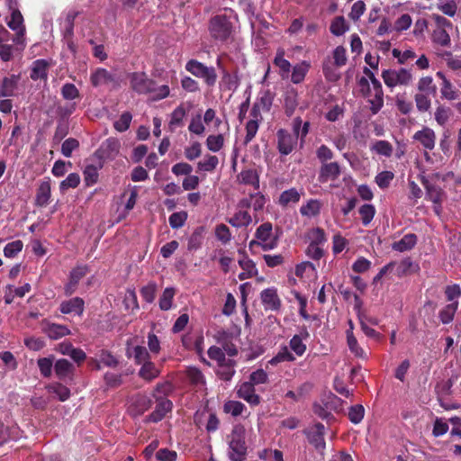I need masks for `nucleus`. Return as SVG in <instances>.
I'll list each match as a JSON object with an SVG mask.
<instances>
[{
    "label": "nucleus",
    "instance_id": "obj_19",
    "mask_svg": "<svg viewBox=\"0 0 461 461\" xmlns=\"http://www.w3.org/2000/svg\"><path fill=\"white\" fill-rule=\"evenodd\" d=\"M151 401L143 395H139L132 399L131 405L129 406V411L132 416H140L144 411L149 409Z\"/></svg>",
    "mask_w": 461,
    "mask_h": 461
},
{
    "label": "nucleus",
    "instance_id": "obj_22",
    "mask_svg": "<svg viewBox=\"0 0 461 461\" xmlns=\"http://www.w3.org/2000/svg\"><path fill=\"white\" fill-rule=\"evenodd\" d=\"M309 337L307 330L301 332V334L294 335L289 341V348L297 356L302 357L306 351V345L303 339Z\"/></svg>",
    "mask_w": 461,
    "mask_h": 461
},
{
    "label": "nucleus",
    "instance_id": "obj_28",
    "mask_svg": "<svg viewBox=\"0 0 461 461\" xmlns=\"http://www.w3.org/2000/svg\"><path fill=\"white\" fill-rule=\"evenodd\" d=\"M50 179L42 181L38 188L36 194V204L39 206H46L50 198Z\"/></svg>",
    "mask_w": 461,
    "mask_h": 461
},
{
    "label": "nucleus",
    "instance_id": "obj_11",
    "mask_svg": "<svg viewBox=\"0 0 461 461\" xmlns=\"http://www.w3.org/2000/svg\"><path fill=\"white\" fill-rule=\"evenodd\" d=\"M413 140L418 141L425 149L431 150L435 147L436 133L432 129L424 127L414 133Z\"/></svg>",
    "mask_w": 461,
    "mask_h": 461
},
{
    "label": "nucleus",
    "instance_id": "obj_17",
    "mask_svg": "<svg viewBox=\"0 0 461 461\" xmlns=\"http://www.w3.org/2000/svg\"><path fill=\"white\" fill-rule=\"evenodd\" d=\"M91 84L95 87L109 85L115 82L114 76L105 68H98L91 73Z\"/></svg>",
    "mask_w": 461,
    "mask_h": 461
},
{
    "label": "nucleus",
    "instance_id": "obj_18",
    "mask_svg": "<svg viewBox=\"0 0 461 461\" xmlns=\"http://www.w3.org/2000/svg\"><path fill=\"white\" fill-rule=\"evenodd\" d=\"M20 76L11 75L3 78L0 84V98L11 97L15 95Z\"/></svg>",
    "mask_w": 461,
    "mask_h": 461
},
{
    "label": "nucleus",
    "instance_id": "obj_48",
    "mask_svg": "<svg viewBox=\"0 0 461 461\" xmlns=\"http://www.w3.org/2000/svg\"><path fill=\"white\" fill-rule=\"evenodd\" d=\"M418 89L420 93L434 95L437 87L433 84V78L431 77H423L420 78L418 82Z\"/></svg>",
    "mask_w": 461,
    "mask_h": 461
},
{
    "label": "nucleus",
    "instance_id": "obj_13",
    "mask_svg": "<svg viewBox=\"0 0 461 461\" xmlns=\"http://www.w3.org/2000/svg\"><path fill=\"white\" fill-rule=\"evenodd\" d=\"M237 395L254 406L258 405L260 402V397L256 393L252 383H242L237 390Z\"/></svg>",
    "mask_w": 461,
    "mask_h": 461
},
{
    "label": "nucleus",
    "instance_id": "obj_24",
    "mask_svg": "<svg viewBox=\"0 0 461 461\" xmlns=\"http://www.w3.org/2000/svg\"><path fill=\"white\" fill-rule=\"evenodd\" d=\"M274 65L279 69V74L283 79L288 78L291 71V63L285 59V51L278 50L275 59Z\"/></svg>",
    "mask_w": 461,
    "mask_h": 461
},
{
    "label": "nucleus",
    "instance_id": "obj_40",
    "mask_svg": "<svg viewBox=\"0 0 461 461\" xmlns=\"http://www.w3.org/2000/svg\"><path fill=\"white\" fill-rule=\"evenodd\" d=\"M294 360L295 357L294 354L289 350L288 347L284 346L280 348L277 354L268 361V364L276 366L282 362H293Z\"/></svg>",
    "mask_w": 461,
    "mask_h": 461
},
{
    "label": "nucleus",
    "instance_id": "obj_60",
    "mask_svg": "<svg viewBox=\"0 0 461 461\" xmlns=\"http://www.w3.org/2000/svg\"><path fill=\"white\" fill-rule=\"evenodd\" d=\"M131 120V114L129 112H125L114 122L113 126L117 131L123 132L129 129Z\"/></svg>",
    "mask_w": 461,
    "mask_h": 461
},
{
    "label": "nucleus",
    "instance_id": "obj_14",
    "mask_svg": "<svg viewBox=\"0 0 461 461\" xmlns=\"http://www.w3.org/2000/svg\"><path fill=\"white\" fill-rule=\"evenodd\" d=\"M87 273V267L85 266H79L71 270L69 275V281L64 287L66 295H71L77 289L78 282Z\"/></svg>",
    "mask_w": 461,
    "mask_h": 461
},
{
    "label": "nucleus",
    "instance_id": "obj_25",
    "mask_svg": "<svg viewBox=\"0 0 461 461\" xmlns=\"http://www.w3.org/2000/svg\"><path fill=\"white\" fill-rule=\"evenodd\" d=\"M8 27L14 32H19L20 34H25L23 17L18 9H13L10 18L6 19Z\"/></svg>",
    "mask_w": 461,
    "mask_h": 461
},
{
    "label": "nucleus",
    "instance_id": "obj_1",
    "mask_svg": "<svg viewBox=\"0 0 461 461\" xmlns=\"http://www.w3.org/2000/svg\"><path fill=\"white\" fill-rule=\"evenodd\" d=\"M246 429L242 425L233 427L228 440V456L231 461H244L247 456Z\"/></svg>",
    "mask_w": 461,
    "mask_h": 461
},
{
    "label": "nucleus",
    "instance_id": "obj_32",
    "mask_svg": "<svg viewBox=\"0 0 461 461\" xmlns=\"http://www.w3.org/2000/svg\"><path fill=\"white\" fill-rule=\"evenodd\" d=\"M310 68V63L307 61H302L293 67L291 74V81L294 84H300L304 80L306 74Z\"/></svg>",
    "mask_w": 461,
    "mask_h": 461
},
{
    "label": "nucleus",
    "instance_id": "obj_43",
    "mask_svg": "<svg viewBox=\"0 0 461 461\" xmlns=\"http://www.w3.org/2000/svg\"><path fill=\"white\" fill-rule=\"evenodd\" d=\"M219 159L214 155H205L203 160L197 163V168L200 171L212 172L218 166Z\"/></svg>",
    "mask_w": 461,
    "mask_h": 461
},
{
    "label": "nucleus",
    "instance_id": "obj_3",
    "mask_svg": "<svg viewBox=\"0 0 461 461\" xmlns=\"http://www.w3.org/2000/svg\"><path fill=\"white\" fill-rule=\"evenodd\" d=\"M256 240L249 242V247L260 246L263 250H271L276 248L277 239L273 232V225L270 222H264L258 227L255 232Z\"/></svg>",
    "mask_w": 461,
    "mask_h": 461
},
{
    "label": "nucleus",
    "instance_id": "obj_51",
    "mask_svg": "<svg viewBox=\"0 0 461 461\" xmlns=\"http://www.w3.org/2000/svg\"><path fill=\"white\" fill-rule=\"evenodd\" d=\"M298 104L297 93L295 91H288L285 96V110L287 116H291Z\"/></svg>",
    "mask_w": 461,
    "mask_h": 461
},
{
    "label": "nucleus",
    "instance_id": "obj_8",
    "mask_svg": "<svg viewBox=\"0 0 461 461\" xmlns=\"http://www.w3.org/2000/svg\"><path fill=\"white\" fill-rule=\"evenodd\" d=\"M324 430V425L317 423L309 428L305 432L309 442L321 453L325 449Z\"/></svg>",
    "mask_w": 461,
    "mask_h": 461
},
{
    "label": "nucleus",
    "instance_id": "obj_49",
    "mask_svg": "<svg viewBox=\"0 0 461 461\" xmlns=\"http://www.w3.org/2000/svg\"><path fill=\"white\" fill-rule=\"evenodd\" d=\"M330 32L335 36H341L343 35L348 30V27L347 25L346 20L343 16H338L336 17L331 24H330Z\"/></svg>",
    "mask_w": 461,
    "mask_h": 461
},
{
    "label": "nucleus",
    "instance_id": "obj_4",
    "mask_svg": "<svg viewBox=\"0 0 461 461\" xmlns=\"http://www.w3.org/2000/svg\"><path fill=\"white\" fill-rule=\"evenodd\" d=\"M185 69L193 76L203 78L208 86H213L217 74L213 67H207L196 59H190L185 64Z\"/></svg>",
    "mask_w": 461,
    "mask_h": 461
},
{
    "label": "nucleus",
    "instance_id": "obj_7",
    "mask_svg": "<svg viewBox=\"0 0 461 461\" xmlns=\"http://www.w3.org/2000/svg\"><path fill=\"white\" fill-rule=\"evenodd\" d=\"M260 300L265 311L278 312L281 309V300L275 287L266 288L261 291Z\"/></svg>",
    "mask_w": 461,
    "mask_h": 461
},
{
    "label": "nucleus",
    "instance_id": "obj_55",
    "mask_svg": "<svg viewBox=\"0 0 461 461\" xmlns=\"http://www.w3.org/2000/svg\"><path fill=\"white\" fill-rule=\"evenodd\" d=\"M188 130L195 135H203L205 131V127L203 123L202 116L200 113L191 118Z\"/></svg>",
    "mask_w": 461,
    "mask_h": 461
},
{
    "label": "nucleus",
    "instance_id": "obj_31",
    "mask_svg": "<svg viewBox=\"0 0 461 461\" xmlns=\"http://www.w3.org/2000/svg\"><path fill=\"white\" fill-rule=\"evenodd\" d=\"M228 222L236 228L247 227L252 222V218L247 211L239 210Z\"/></svg>",
    "mask_w": 461,
    "mask_h": 461
},
{
    "label": "nucleus",
    "instance_id": "obj_50",
    "mask_svg": "<svg viewBox=\"0 0 461 461\" xmlns=\"http://www.w3.org/2000/svg\"><path fill=\"white\" fill-rule=\"evenodd\" d=\"M175 290L172 287H167L159 298V308L162 311H167L172 307Z\"/></svg>",
    "mask_w": 461,
    "mask_h": 461
},
{
    "label": "nucleus",
    "instance_id": "obj_52",
    "mask_svg": "<svg viewBox=\"0 0 461 461\" xmlns=\"http://www.w3.org/2000/svg\"><path fill=\"white\" fill-rule=\"evenodd\" d=\"M371 149L384 157H391L393 154V146L387 140H376Z\"/></svg>",
    "mask_w": 461,
    "mask_h": 461
},
{
    "label": "nucleus",
    "instance_id": "obj_64",
    "mask_svg": "<svg viewBox=\"0 0 461 461\" xmlns=\"http://www.w3.org/2000/svg\"><path fill=\"white\" fill-rule=\"evenodd\" d=\"M393 173L391 171H382L375 176V183L381 189H385L389 186L393 179Z\"/></svg>",
    "mask_w": 461,
    "mask_h": 461
},
{
    "label": "nucleus",
    "instance_id": "obj_36",
    "mask_svg": "<svg viewBox=\"0 0 461 461\" xmlns=\"http://www.w3.org/2000/svg\"><path fill=\"white\" fill-rule=\"evenodd\" d=\"M437 77L442 79L441 95L447 100H455L457 97L456 92L455 91L450 81L445 77L441 71L437 72Z\"/></svg>",
    "mask_w": 461,
    "mask_h": 461
},
{
    "label": "nucleus",
    "instance_id": "obj_46",
    "mask_svg": "<svg viewBox=\"0 0 461 461\" xmlns=\"http://www.w3.org/2000/svg\"><path fill=\"white\" fill-rule=\"evenodd\" d=\"M358 212L363 225L367 226L374 219L375 208L373 204L365 203L359 208Z\"/></svg>",
    "mask_w": 461,
    "mask_h": 461
},
{
    "label": "nucleus",
    "instance_id": "obj_54",
    "mask_svg": "<svg viewBox=\"0 0 461 461\" xmlns=\"http://www.w3.org/2000/svg\"><path fill=\"white\" fill-rule=\"evenodd\" d=\"M224 144L222 134L209 135L206 139V147L210 151L218 152Z\"/></svg>",
    "mask_w": 461,
    "mask_h": 461
},
{
    "label": "nucleus",
    "instance_id": "obj_59",
    "mask_svg": "<svg viewBox=\"0 0 461 461\" xmlns=\"http://www.w3.org/2000/svg\"><path fill=\"white\" fill-rule=\"evenodd\" d=\"M240 254H242V258L239 259V265L242 268L243 271H247L249 275H257L258 269L256 267L255 263L249 258L245 253H243L241 250H239Z\"/></svg>",
    "mask_w": 461,
    "mask_h": 461
},
{
    "label": "nucleus",
    "instance_id": "obj_62",
    "mask_svg": "<svg viewBox=\"0 0 461 461\" xmlns=\"http://www.w3.org/2000/svg\"><path fill=\"white\" fill-rule=\"evenodd\" d=\"M430 95L419 93L415 95L416 107L420 112H427L431 105Z\"/></svg>",
    "mask_w": 461,
    "mask_h": 461
},
{
    "label": "nucleus",
    "instance_id": "obj_35",
    "mask_svg": "<svg viewBox=\"0 0 461 461\" xmlns=\"http://www.w3.org/2000/svg\"><path fill=\"white\" fill-rule=\"evenodd\" d=\"M321 208V203L317 199H311L305 204L302 205L300 208V212L303 216H306L309 218L317 216Z\"/></svg>",
    "mask_w": 461,
    "mask_h": 461
},
{
    "label": "nucleus",
    "instance_id": "obj_30",
    "mask_svg": "<svg viewBox=\"0 0 461 461\" xmlns=\"http://www.w3.org/2000/svg\"><path fill=\"white\" fill-rule=\"evenodd\" d=\"M49 63L45 59H37L32 62L31 78L32 80L44 79L47 77Z\"/></svg>",
    "mask_w": 461,
    "mask_h": 461
},
{
    "label": "nucleus",
    "instance_id": "obj_20",
    "mask_svg": "<svg viewBox=\"0 0 461 461\" xmlns=\"http://www.w3.org/2000/svg\"><path fill=\"white\" fill-rule=\"evenodd\" d=\"M250 113L253 118L246 124V136L244 139L245 144L249 143L254 139L259 127V114L256 107L252 108Z\"/></svg>",
    "mask_w": 461,
    "mask_h": 461
},
{
    "label": "nucleus",
    "instance_id": "obj_63",
    "mask_svg": "<svg viewBox=\"0 0 461 461\" xmlns=\"http://www.w3.org/2000/svg\"><path fill=\"white\" fill-rule=\"evenodd\" d=\"M419 270V266L412 262L410 258H405L401 261L398 267V274L399 275H407L411 273H415Z\"/></svg>",
    "mask_w": 461,
    "mask_h": 461
},
{
    "label": "nucleus",
    "instance_id": "obj_33",
    "mask_svg": "<svg viewBox=\"0 0 461 461\" xmlns=\"http://www.w3.org/2000/svg\"><path fill=\"white\" fill-rule=\"evenodd\" d=\"M238 178L240 183L245 185H251L255 189H259V176L254 169L242 170Z\"/></svg>",
    "mask_w": 461,
    "mask_h": 461
},
{
    "label": "nucleus",
    "instance_id": "obj_15",
    "mask_svg": "<svg viewBox=\"0 0 461 461\" xmlns=\"http://www.w3.org/2000/svg\"><path fill=\"white\" fill-rule=\"evenodd\" d=\"M157 402L155 411L147 417L148 421L158 422L161 420L172 409L171 401L166 398H157Z\"/></svg>",
    "mask_w": 461,
    "mask_h": 461
},
{
    "label": "nucleus",
    "instance_id": "obj_29",
    "mask_svg": "<svg viewBox=\"0 0 461 461\" xmlns=\"http://www.w3.org/2000/svg\"><path fill=\"white\" fill-rule=\"evenodd\" d=\"M186 115V109L183 104L178 105L170 114L168 128L174 131L176 128L183 126V121Z\"/></svg>",
    "mask_w": 461,
    "mask_h": 461
},
{
    "label": "nucleus",
    "instance_id": "obj_41",
    "mask_svg": "<svg viewBox=\"0 0 461 461\" xmlns=\"http://www.w3.org/2000/svg\"><path fill=\"white\" fill-rule=\"evenodd\" d=\"M273 99L274 95L269 90L261 91L259 93L258 102L253 107H256L258 113L260 109L268 111L271 108Z\"/></svg>",
    "mask_w": 461,
    "mask_h": 461
},
{
    "label": "nucleus",
    "instance_id": "obj_39",
    "mask_svg": "<svg viewBox=\"0 0 461 461\" xmlns=\"http://www.w3.org/2000/svg\"><path fill=\"white\" fill-rule=\"evenodd\" d=\"M346 337L347 344L350 352L354 354V356L357 357L365 358L366 353L364 349L358 345L357 338L355 337L354 333L351 332V330H346Z\"/></svg>",
    "mask_w": 461,
    "mask_h": 461
},
{
    "label": "nucleus",
    "instance_id": "obj_58",
    "mask_svg": "<svg viewBox=\"0 0 461 461\" xmlns=\"http://www.w3.org/2000/svg\"><path fill=\"white\" fill-rule=\"evenodd\" d=\"M23 244L22 240H14L9 242L4 248V255L6 258H14L19 252L22 251Z\"/></svg>",
    "mask_w": 461,
    "mask_h": 461
},
{
    "label": "nucleus",
    "instance_id": "obj_53",
    "mask_svg": "<svg viewBox=\"0 0 461 461\" xmlns=\"http://www.w3.org/2000/svg\"><path fill=\"white\" fill-rule=\"evenodd\" d=\"M216 239L222 244H227L232 239L229 227L223 223L218 224L214 230Z\"/></svg>",
    "mask_w": 461,
    "mask_h": 461
},
{
    "label": "nucleus",
    "instance_id": "obj_6",
    "mask_svg": "<svg viewBox=\"0 0 461 461\" xmlns=\"http://www.w3.org/2000/svg\"><path fill=\"white\" fill-rule=\"evenodd\" d=\"M131 88L139 94H148L154 90V81L144 72H134L130 76Z\"/></svg>",
    "mask_w": 461,
    "mask_h": 461
},
{
    "label": "nucleus",
    "instance_id": "obj_47",
    "mask_svg": "<svg viewBox=\"0 0 461 461\" xmlns=\"http://www.w3.org/2000/svg\"><path fill=\"white\" fill-rule=\"evenodd\" d=\"M244 410H246V406L238 401H228L223 406L224 412L232 415L233 417L241 415Z\"/></svg>",
    "mask_w": 461,
    "mask_h": 461
},
{
    "label": "nucleus",
    "instance_id": "obj_9",
    "mask_svg": "<svg viewBox=\"0 0 461 461\" xmlns=\"http://www.w3.org/2000/svg\"><path fill=\"white\" fill-rule=\"evenodd\" d=\"M277 149L282 155L290 154L297 143V139L287 131L280 129L276 132Z\"/></svg>",
    "mask_w": 461,
    "mask_h": 461
},
{
    "label": "nucleus",
    "instance_id": "obj_26",
    "mask_svg": "<svg viewBox=\"0 0 461 461\" xmlns=\"http://www.w3.org/2000/svg\"><path fill=\"white\" fill-rule=\"evenodd\" d=\"M160 375V369L150 360L142 364L139 370V376L147 382H150Z\"/></svg>",
    "mask_w": 461,
    "mask_h": 461
},
{
    "label": "nucleus",
    "instance_id": "obj_27",
    "mask_svg": "<svg viewBox=\"0 0 461 461\" xmlns=\"http://www.w3.org/2000/svg\"><path fill=\"white\" fill-rule=\"evenodd\" d=\"M43 330L51 339H59L70 333V330L66 326L55 323L46 324Z\"/></svg>",
    "mask_w": 461,
    "mask_h": 461
},
{
    "label": "nucleus",
    "instance_id": "obj_61",
    "mask_svg": "<svg viewBox=\"0 0 461 461\" xmlns=\"http://www.w3.org/2000/svg\"><path fill=\"white\" fill-rule=\"evenodd\" d=\"M187 219V213L185 212H177L172 213L169 218V225L172 229H179L184 226Z\"/></svg>",
    "mask_w": 461,
    "mask_h": 461
},
{
    "label": "nucleus",
    "instance_id": "obj_38",
    "mask_svg": "<svg viewBox=\"0 0 461 461\" xmlns=\"http://www.w3.org/2000/svg\"><path fill=\"white\" fill-rule=\"evenodd\" d=\"M458 308V302H453L447 304L443 309L439 312L438 317L440 321L443 324L450 323L455 317L456 310Z\"/></svg>",
    "mask_w": 461,
    "mask_h": 461
},
{
    "label": "nucleus",
    "instance_id": "obj_10",
    "mask_svg": "<svg viewBox=\"0 0 461 461\" xmlns=\"http://www.w3.org/2000/svg\"><path fill=\"white\" fill-rule=\"evenodd\" d=\"M120 142L114 138L107 139L95 151V156L100 159H113L119 153Z\"/></svg>",
    "mask_w": 461,
    "mask_h": 461
},
{
    "label": "nucleus",
    "instance_id": "obj_21",
    "mask_svg": "<svg viewBox=\"0 0 461 461\" xmlns=\"http://www.w3.org/2000/svg\"><path fill=\"white\" fill-rule=\"evenodd\" d=\"M127 356L132 357L138 365H142L150 360L149 353L143 346L128 347Z\"/></svg>",
    "mask_w": 461,
    "mask_h": 461
},
{
    "label": "nucleus",
    "instance_id": "obj_44",
    "mask_svg": "<svg viewBox=\"0 0 461 461\" xmlns=\"http://www.w3.org/2000/svg\"><path fill=\"white\" fill-rule=\"evenodd\" d=\"M307 238L311 244L323 247L327 241L325 232L321 228H312L309 230Z\"/></svg>",
    "mask_w": 461,
    "mask_h": 461
},
{
    "label": "nucleus",
    "instance_id": "obj_57",
    "mask_svg": "<svg viewBox=\"0 0 461 461\" xmlns=\"http://www.w3.org/2000/svg\"><path fill=\"white\" fill-rule=\"evenodd\" d=\"M83 174L85 183L88 186L95 185L98 180V169L93 165L86 166Z\"/></svg>",
    "mask_w": 461,
    "mask_h": 461
},
{
    "label": "nucleus",
    "instance_id": "obj_23",
    "mask_svg": "<svg viewBox=\"0 0 461 461\" xmlns=\"http://www.w3.org/2000/svg\"><path fill=\"white\" fill-rule=\"evenodd\" d=\"M417 236L413 233L404 235L400 240L392 244V249L395 251L404 252L411 249L417 243Z\"/></svg>",
    "mask_w": 461,
    "mask_h": 461
},
{
    "label": "nucleus",
    "instance_id": "obj_16",
    "mask_svg": "<svg viewBox=\"0 0 461 461\" xmlns=\"http://www.w3.org/2000/svg\"><path fill=\"white\" fill-rule=\"evenodd\" d=\"M340 175V167L337 162L324 163L321 167L319 180L326 183L330 180L337 179Z\"/></svg>",
    "mask_w": 461,
    "mask_h": 461
},
{
    "label": "nucleus",
    "instance_id": "obj_5",
    "mask_svg": "<svg viewBox=\"0 0 461 461\" xmlns=\"http://www.w3.org/2000/svg\"><path fill=\"white\" fill-rule=\"evenodd\" d=\"M382 78L388 87L393 88L396 86L409 85L412 80V75L406 68L385 69L382 72Z\"/></svg>",
    "mask_w": 461,
    "mask_h": 461
},
{
    "label": "nucleus",
    "instance_id": "obj_45",
    "mask_svg": "<svg viewBox=\"0 0 461 461\" xmlns=\"http://www.w3.org/2000/svg\"><path fill=\"white\" fill-rule=\"evenodd\" d=\"M426 198L433 203H442L444 193L438 186L426 184Z\"/></svg>",
    "mask_w": 461,
    "mask_h": 461
},
{
    "label": "nucleus",
    "instance_id": "obj_37",
    "mask_svg": "<svg viewBox=\"0 0 461 461\" xmlns=\"http://www.w3.org/2000/svg\"><path fill=\"white\" fill-rule=\"evenodd\" d=\"M47 390L49 393L54 394L61 402L67 401L70 396V390L59 383L49 384Z\"/></svg>",
    "mask_w": 461,
    "mask_h": 461
},
{
    "label": "nucleus",
    "instance_id": "obj_12",
    "mask_svg": "<svg viewBox=\"0 0 461 461\" xmlns=\"http://www.w3.org/2000/svg\"><path fill=\"white\" fill-rule=\"evenodd\" d=\"M85 302L80 297H73L63 301L59 305V310L64 314H75L81 316L84 312Z\"/></svg>",
    "mask_w": 461,
    "mask_h": 461
},
{
    "label": "nucleus",
    "instance_id": "obj_34",
    "mask_svg": "<svg viewBox=\"0 0 461 461\" xmlns=\"http://www.w3.org/2000/svg\"><path fill=\"white\" fill-rule=\"evenodd\" d=\"M74 366L67 359H59L54 365V371L59 379H65L73 373Z\"/></svg>",
    "mask_w": 461,
    "mask_h": 461
},
{
    "label": "nucleus",
    "instance_id": "obj_2",
    "mask_svg": "<svg viewBox=\"0 0 461 461\" xmlns=\"http://www.w3.org/2000/svg\"><path fill=\"white\" fill-rule=\"evenodd\" d=\"M209 32L214 40L226 41L233 32L232 22L226 15H216L210 21Z\"/></svg>",
    "mask_w": 461,
    "mask_h": 461
},
{
    "label": "nucleus",
    "instance_id": "obj_56",
    "mask_svg": "<svg viewBox=\"0 0 461 461\" xmlns=\"http://www.w3.org/2000/svg\"><path fill=\"white\" fill-rule=\"evenodd\" d=\"M432 40L435 43L446 47L450 43V36L446 29L437 28L432 33Z\"/></svg>",
    "mask_w": 461,
    "mask_h": 461
},
{
    "label": "nucleus",
    "instance_id": "obj_42",
    "mask_svg": "<svg viewBox=\"0 0 461 461\" xmlns=\"http://www.w3.org/2000/svg\"><path fill=\"white\" fill-rule=\"evenodd\" d=\"M301 197L300 193L295 188H290L281 193L279 203L282 206H287L290 203H296Z\"/></svg>",
    "mask_w": 461,
    "mask_h": 461
}]
</instances>
